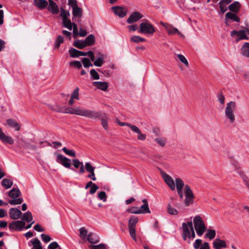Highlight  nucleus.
Returning <instances> with one entry per match:
<instances>
[{
	"label": "nucleus",
	"mask_w": 249,
	"mask_h": 249,
	"mask_svg": "<svg viewBox=\"0 0 249 249\" xmlns=\"http://www.w3.org/2000/svg\"><path fill=\"white\" fill-rule=\"evenodd\" d=\"M55 110L59 112L75 114L91 119L96 118L98 117V113L97 112L91 110L81 108L79 107L74 108L68 107L66 108L57 107Z\"/></svg>",
	"instance_id": "1"
},
{
	"label": "nucleus",
	"mask_w": 249,
	"mask_h": 249,
	"mask_svg": "<svg viewBox=\"0 0 249 249\" xmlns=\"http://www.w3.org/2000/svg\"><path fill=\"white\" fill-rule=\"evenodd\" d=\"M160 173L164 181L171 190H175L176 187L177 192L179 197L181 199H182L183 197V194L182 190L183 187L184 186V184L182 179L179 178H176L175 183L173 178L169 175L164 172L163 171H161Z\"/></svg>",
	"instance_id": "2"
},
{
	"label": "nucleus",
	"mask_w": 249,
	"mask_h": 249,
	"mask_svg": "<svg viewBox=\"0 0 249 249\" xmlns=\"http://www.w3.org/2000/svg\"><path fill=\"white\" fill-rule=\"evenodd\" d=\"M237 109V104L234 101H230L227 103L225 111L224 117L226 122L233 124L236 120L235 112Z\"/></svg>",
	"instance_id": "3"
},
{
	"label": "nucleus",
	"mask_w": 249,
	"mask_h": 249,
	"mask_svg": "<svg viewBox=\"0 0 249 249\" xmlns=\"http://www.w3.org/2000/svg\"><path fill=\"white\" fill-rule=\"evenodd\" d=\"M192 217L190 220L188 219L187 222H183L182 224V236L184 240L189 239L188 242H189L191 239H193L196 237V234L193 226L192 221Z\"/></svg>",
	"instance_id": "4"
},
{
	"label": "nucleus",
	"mask_w": 249,
	"mask_h": 249,
	"mask_svg": "<svg viewBox=\"0 0 249 249\" xmlns=\"http://www.w3.org/2000/svg\"><path fill=\"white\" fill-rule=\"evenodd\" d=\"M193 224L197 235L199 236H202L207 230L202 217L199 215L195 216L193 218Z\"/></svg>",
	"instance_id": "5"
},
{
	"label": "nucleus",
	"mask_w": 249,
	"mask_h": 249,
	"mask_svg": "<svg viewBox=\"0 0 249 249\" xmlns=\"http://www.w3.org/2000/svg\"><path fill=\"white\" fill-rule=\"evenodd\" d=\"M138 32L142 34L153 35L155 32V28L148 20L144 19L140 24V29Z\"/></svg>",
	"instance_id": "6"
},
{
	"label": "nucleus",
	"mask_w": 249,
	"mask_h": 249,
	"mask_svg": "<svg viewBox=\"0 0 249 249\" xmlns=\"http://www.w3.org/2000/svg\"><path fill=\"white\" fill-rule=\"evenodd\" d=\"M185 200L184 203L186 206H189L194 203V195L190 187L186 185L184 187Z\"/></svg>",
	"instance_id": "7"
},
{
	"label": "nucleus",
	"mask_w": 249,
	"mask_h": 249,
	"mask_svg": "<svg viewBox=\"0 0 249 249\" xmlns=\"http://www.w3.org/2000/svg\"><path fill=\"white\" fill-rule=\"evenodd\" d=\"M160 24L163 26L167 31L168 35H174L176 34L180 36L184 37L182 35L177 28L174 27L172 25L167 23H164L163 21L160 22Z\"/></svg>",
	"instance_id": "8"
},
{
	"label": "nucleus",
	"mask_w": 249,
	"mask_h": 249,
	"mask_svg": "<svg viewBox=\"0 0 249 249\" xmlns=\"http://www.w3.org/2000/svg\"><path fill=\"white\" fill-rule=\"evenodd\" d=\"M56 161L57 163L61 164L63 166L67 168L71 167V160L60 154H57Z\"/></svg>",
	"instance_id": "9"
},
{
	"label": "nucleus",
	"mask_w": 249,
	"mask_h": 249,
	"mask_svg": "<svg viewBox=\"0 0 249 249\" xmlns=\"http://www.w3.org/2000/svg\"><path fill=\"white\" fill-rule=\"evenodd\" d=\"M0 141L4 144H13L14 140L11 136L6 135L0 127Z\"/></svg>",
	"instance_id": "10"
},
{
	"label": "nucleus",
	"mask_w": 249,
	"mask_h": 249,
	"mask_svg": "<svg viewBox=\"0 0 249 249\" xmlns=\"http://www.w3.org/2000/svg\"><path fill=\"white\" fill-rule=\"evenodd\" d=\"M25 223L23 221H15L9 225V229L11 230L21 231L25 226Z\"/></svg>",
	"instance_id": "11"
},
{
	"label": "nucleus",
	"mask_w": 249,
	"mask_h": 249,
	"mask_svg": "<svg viewBox=\"0 0 249 249\" xmlns=\"http://www.w3.org/2000/svg\"><path fill=\"white\" fill-rule=\"evenodd\" d=\"M106 55L101 52L96 53V59L93 61L94 65L96 67H101L105 62Z\"/></svg>",
	"instance_id": "12"
},
{
	"label": "nucleus",
	"mask_w": 249,
	"mask_h": 249,
	"mask_svg": "<svg viewBox=\"0 0 249 249\" xmlns=\"http://www.w3.org/2000/svg\"><path fill=\"white\" fill-rule=\"evenodd\" d=\"M111 10L116 15L120 18L124 17L127 13V9L124 7L114 6L111 7Z\"/></svg>",
	"instance_id": "13"
},
{
	"label": "nucleus",
	"mask_w": 249,
	"mask_h": 249,
	"mask_svg": "<svg viewBox=\"0 0 249 249\" xmlns=\"http://www.w3.org/2000/svg\"><path fill=\"white\" fill-rule=\"evenodd\" d=\"M9 213L10 217L14 220L18 219L21 216V212L18 208H12L9 209Z\"/></svg>",
	"instance_id": "14"
},
{
	"label": "nucleus",
	"mask_w": 249,
	"mask_h": 249,
	"mask_svg": "<svg viewBox=\"0 0 249 249\" xmlns=\"http://www.w3.org/2000/svg\"><path fill=\"white\" fill-rule=\"evenodd\" d=\"M143 16L139 12L135 11L133 12L127 19L128 23L135 22L142 18Z\"/></svg>",
	"instance_id": "15"
},
{
	"label": "nucleus",
	"mask_w": 249,
	"mask_h": 249,
	"mask_svg": "<svg viewBox=\"0 0 249 249\" xmlns=\"http://www.w3.org/2000/svg\"><path fill=\"white\" fill-rule=\"evenodd\" d=\"M92 85L97 89L104 91H107L108 88V84L107 82L95 81L92 83Z\"/></svg>",
	"instance_id": "16"
},
{
	"label": "nucleus",
	"mask_w": 249,
	"mask_h": 249,
	"mask_svg": "<svg viewBox=\"0 0 249 249\" xmlns=\"http://www.w3.org/2000/svg\"><path fill=\"white\" fill-rule=\"evenodd\" d=\"M229 19L236 22L240 21V18L236 15V14L231 12H228L226 14L225 23L227 25H229Z\"/></svg>",
	"instance_id": "17"
},
{
	"label": "nucleus",
	"mask_w": 249,
	"mask_h": 249,
	"mask_svg": "<svg viewBox=\"0 0 249 249\" xmlns=\"http://www.w3.org/2000/svg\"><path fill=\"white\" fill-rule=\"evenodd\" d=\"M213 247L215 249H222L226 247V244L224 240L219 238H216L213 242Z\"/></svg>",
	"instance_id": "18"
},
{
	"label": "nucleus",
	"mask_w": 249,
	"mask_h": 249,
	"mask_svg": "<svg viewBox=\"0 0 249 249\" xmlns=\"http://www.w3.org/2000/svg\"><path fill=\"white\" fill-rule=\"evenodd\" d=\"M72 164L73 166L77 169L78 168H80L79 173L80 174H83L85 172V168L83 164V163L81 161H80L77 159H73L72 160Z\"/></svg>",
	"instance_id": "19"
},
{
	"label": "nucleus",
	"mask_w": 249,
	"mask_h": 249,
	"mask_svg": "<svg viewBox=\"0 0 249 249\" xmlns=\"http://www.w3.org/2000/svg\"><path fill=\"white\" fill-rule=\"evenodd\" d=\"M6 123L10 127L14 128L16 131H19L20 129V124L14 119H7L6 120Z\"/></svg>",
	"instance_id": "20"
},
{
	"label": "nucleus",
	"mask_w": 249,
	"mask_h": 249,
	"mask_svg": "<svg viewBox=\"0 0 249 249\" xmlns=\"http://www.w3.org/2000/svg\"><path fill=\"white\" fill-rule=\"evenodd\" d=\"M132 131L138 134V139L141 141H144L146 139V135L142 134L141 130L135 125L132 128Z\"/></svg>",
	"instance_id": "21"
},
{
	"label": "nucleus",
	"mask_w": 249,
	"mask_h": 249,
	"mask_svg": "<svg viewBox=\"0 0 249 249\" xmlns=\"http://www.w3.org/2000/svg\"><path fill=\"white\" fill-rule=\"evenodd\" d=\"M142 202L144 204L139 208V210L141 212V213H150V211L149 210L147 201L146 199L142 200Z\"/></svg>",
	"instance_id": "22"
},
{
	"label": "nucleus",
	"mask_w": 249,
	"mask_h": 249,
	"mask_svg": "<svg viewBox=\"0 0 249 249\" xmlns=\"http://www.w3.org/2000/svg\"><path fill=\"white\" fill-rule=\"evenodd\" d=\"M241 54L247 57H249V43L244 44L241 49Z\"/></svg>",
	"instance_id": "23"
},
{
	"label": "nucleus",
	"mask_w": 249,
	"mask_h": 249,
	"mask_svg": "<svg viewBox=\"0 0 249 249\" xmlns=\"http://www.w3.org/2000/svg\"><path fill=\"white\" fill-rule=\"evenodd\" d=\"M138 222V219L136 216H132L130 218L128 221V229H135L136 225Z\"/></svg>",
	"instance_id": "24"
},
{
	"label": "nucleus",
	"mask_w": 249,
	"mask_h": 249,
	"mask_svg": "<svg viewBox=\"0 0 249 249\" xmlns=\"http://www.w3.org/2000/svg\"><path fill=\"white\" fill-rule=\"evenodd\" d=\"M248 35H249V29L238 31L237 36L239 39H248L249 37L247 36Z\"/></svg>",
	"instance_id": "25"
},
{
	"label": "nucleus",
	"mask_w": 249,
	"mask_h": 249,
	"mask_svg": "<svg viewBox=\"0 0 249 249\" xmlns=\"http://www.w3.org/2000/svg\"><path fill=\"white\" fill-rule=\"evenodd\" d=\"M36 5L39 9H43L48 5V2L46 0H34Z\"/></svg>",
	"instance_id": "26"
},
{
	"label": "nucleus",
	"mask_w": 249,
	"mask_h": 249,
	"mask_svg": "<svg viewBox=\"0 0 249 249\" xmlns=\"http://www.w3.org/2000/svg\"><path fill=\"white\" fill-rule=\"evenodd\" d=\"M72 15L73 18L72 20L74 19V18H81L82 16V10L81 8L78 7V6L75 7H73L72 8Z\"/></svg>",
	"instance_id": "27"
},
{
	"label": "nucleus",
	"mask_w": 249,
	"mask_h": 249,
	"mask_svg": "<svg viewBox=\"0 0 249 249\" xmlns=\"http://www.w3.org/2000/svg\"><path fill=\"white\" fill-rule=\"evenodd\" d=\"M30 242L33 246L32 249H42L41 242L38 238H34L31 240Z\"/></svg>",
	"instance_id": "28"
},
{
	"label": "nucleus",
	"mask_w": 249,
	"mask_h": 249,
	"mask_svg": "<svg viewBox=\"0 0 249 249\" xmlns=\"http://www.w3.org/2000/svg\"><path fill=\"white\" fill-rule=\"evenodd\" d=\"M48 9L54 14H57L59 12L58 6L54 2L49 4Z\"/></svg>",
	"instance_id": "29"
},
{
	"label": "nucleus",
	"mask_w": 249,
	"mask_h": 249,
	"mask_svg": "<svg viewBox=\"0 0 249 249\" xmlns=\"http://www.w3.org/2000/svg\"><path fill=\"white\" fill-rule=\"evenodd\" d=\"M20 194V192L18 189H12L8 193L9 196L12 198H18Z\"/></svg>",
	"instance_id": "30"
},
{
	"label": "nucleus",
	"mask_w": 249,
	"mask_h": 249,
	"mask_svg": "<svg viewBox=\"0 0 249 249\" xmlns=\"http://www.w3.org/2000/svg\"><path fill=\"white\" fill-rule=\"evenodd\" d=\"M100 120L101 121L102 125L103 128L105 130H107L108 128V118L106 114L103 115L100 118Z\"/></svg>",
	"instance_id": "31"
},
{
	"label": "nucleus",
	"mask_w": 249,
	"mask_h": 249,
	"mask_svg": "<svg viewBox=\"0 0 249 249\" xmlns=\"http://www.w3.org/2000/svg\"><path fill=\"white\" fill-rule=\"evenodd\" d=\"M240 7V4L238 1H234L229 6V9L234 12H237Z\"/></svg>",
	"instance_id": "32"
},
{
	"label": "nucleus",
	"mask_w": 249,
	"mask_h": 249,
	"mask_svg": "<svg viewBox=\"0 0 249 249\" xmlns=\"http://www.w3.org/2000/svg\"><path fill=\"white\" fill-rule=\"evenodd\" d=\"M167 211L171 215H176L178 213V211L171 203L168 204Z\"/></svg>",
	"instance_id": "33"
},
{
	"label": "nucleus",
	"mask_w": 249,
	"mask_h": 249,
	"mask_svg": "<svg viewBox=\"0 0 249 249\" xmlns=\"http://www.w3.org/2000/svg\"><path fill=\"white\" fill-rule=\"evenodd\" d=\"M87 239L89 242L92 244H95L99 241V239L96 235L91 233L88 235Z\"/></svg>",
	"instance_id": "34"
},
{
	"label": "nucleus",
	"mask_w": 249,
	"mask_h": 249,
	"mask_svg": "<svg viewBox=\"0 0 249 249\" xmlns=\"http://www.w3.org/2000/svg\"><path fill=\"white\" fill-rule=\"evenodd\" d=\"M13 181L8 178H4L1 181V185L5 189H8L12 187L13 185Z\"/></svg>",
	"instance_id": "35"
},
{
	"label": "nucleus",
	"mask_w": 249,
	"mask_h": 249,
	"mask_svg": "<svg viewBox=\"0 0 249 249\" xmlns=\"http://www.w3.org/2000/svg\"><path fill=\"white\" fill-rule=\"evenodd\" d=\"M130 41L134 43H138L146 41V39L138 36H132L130 38Z\"/></svg>",
	"instance_id": "36"
},
{
	"label": "nucleus",
	"mask_w": 249,
	"mask_h": 249,
	"mask_svg": "<svg viewBox=\"0 0 249 249\" xmlns=\"http://www.w3.org/2000/svg\"><path fill=\"white\" fill-rule=\"evenodd\" d=\"M216 235L215 231L214 230H208L206 234H205V237L209 238L210 240L213 239Z\"/></svg>",
	"instance_id": "37"
},
{
	"label": "nucleus",
	"mask_w": 249,
	"mask_h": 249,
	"mask_svg": "<svg viewBox=\"0 0 249 249\" xmlns=\"http://www.w3.org/2000/svg\"><path fill=\"white\" fill-rule=\"evenodd\" d=\"M84 41L87 46L91 45L95 42V37L93 35H90L86 38Z\"/></svg>",
	"instance_id": "38"
},
{
	"label": "nucleus",
	"mask_w": 249,
	"mask_h": 249,
	"mask_svg": "<svg viewBox=\"0 0 249 249\" xmlns=\"http://www.w3.org/2000/svg\"><path fill=\"white\" fill-rule=\"evenodd\" d=\"M63 25L64 27L67 28L70 30H71L73 27V23H72L70 19L69 18L63 19L62 20Z\"/></svg>",
	"instance_id": "39"
},
{
	"label": "nucleus",
	"mask_w": 249,
	"mask_h": 249,
	"mask_svg": "<svg viewBox=\"0 0 249 249\" xmlns=\"http://www.w3.org/2000/svg\"><path fill=\"white\" fill-rule=\"evenodd\" d=\"M22 219L30 222L33 220V216L30 211H27L24 213L22 217Z\"/></svg>",
	"instance_id": "40"
},
{
	"label": "nucleus",
	"mask_w": 249,
	"mask_h": 249,
	"mask_svg": "<svg viewBox=\"0 0 249 249\" xmlns=\"http://www.w3.org/2000/svg\"><path fill=\"white\" fill-rule=\"evenodd\" d=\"M73 45L75 47H76L78 49H82L83 48L87 46L85 41H82L81 40H76L75 41H74L73 43Z\"/></svg>",
	"instance_id": "41"
},
{
	"label": "nucleus",
	"mask_w": 249,
	"mask_h": 249,
	"mask_svg": "<svg viewBox=\"0 0 249 249\" xmlns=\"http://www.w3.org/2000/svg\"><path fill=\"white\" fill-rule=\"evenodd\" d=\"M155 141L160 146H164L166 142V140L165 138L158 137L155 139Z\"/></svg>",
	"instance_id": "42"
},
{
	"label": "nucleus",
	"mask_w": 249,
	"mask_h": 249,
	"mask_svg": "<svg viewBox=\"0 0 249 249\" xmlns=\"http://www.w3.org/2000/svg\"><path fill=\"white\" fill-rule=\"evenodd\" d=\"M177 56L178 59L183 64H184V65L186 67H189V62H188V60H187V59L186 58V57L184 55H182L181 54H177Z\"/></svg>",
	"instance_id": "43"
},
{
	"label": "nucleus",
	"mask_w": 249,
	"mask_h": 249,
	"mask_svg": "<svg viewBox=\"0 0 249 249\" xmlns=\"http://www.w3.org/2000/svg\"><path fill=\"white\" fill-rule=\"evenodd\" d=\"M22 202L23 199L21 198H12V199L9 200L8 201L9 203L13 205L20 204L22 203Z\"/></svg>",
	"instance_id": "44"
},
{
	"label": "nucleus",
	"mask_w": 249,
	"mask_h": 249,
	"mask_svg": "<svg viewBox=\"0 0 249 249\" xmlns=\"http://www.w3.org/2000/svg\"><path fill=\"white\" fill-rule=\"evenodd\" d=\"M69 53H70V56L71 57H79L78 50H77L74 48L70 49L69 51Z\"/></svg>",
	"instance_id": "45"
},
{
	"label": "nucleus",
	"mask_w": 249,
	"mask_h": 249,
	"mask_svg": "<svg viewBox=\"0 0 249 249\" xmlns=\"http://www.w3.org/2000/svg\"><path fill=\"white\" fill-rule=\"evenodd\" d=\"M85 167V170L86 169V170L89 173L94 172L95 167L92 166L90 162H86Z\"/></svg>",
	"instance_id": "46"
},
{
	"label": "nucleus",
	"mask_w": 249,
	"mask_h": 249,
	"mask_svg": "<svg viewBox=\"0 0 249 249\" xmlns=\"http://www.w3.org/2000/svg\"><path fill=\"white\" fill-rule=\"evenodd\" d=\"M79 231H80V235H79V236L82 239H85V238H87L88 231H87V230L84 227L81 228L79 229Z\"/></svg>",
	"instance_id": "47"
},
{
	"label": "nucleus",
	"mask_w": 249,
	"mask_h": 249,
	"mask_svg": "<svg viewBox=\"0 0 249 249\" xmlns=\"http://www.w3.org/2000/svg\"><path fill=\"white\" fill-rule=\"evenodd\" d=\"M70 15L69 11H66L62 8L60 9V16L62 18V20H63V19L68 18V17H69Z\"/></svg>",
	"instance_id": "48"
},
{
	"label": "nucleus",
	"mask_w": 249,
	"mask_h": 249,
	"mask_svg": "<svg viewBox=\"0 0 249 249\" xmlns=\"http://www.w3.org/2000/svg\"><path fill=\"white\" fill-rule=\"evenodd\" d=\"M79 89L78 87L75 89L73 90L71 96V97L72 98V99L79 100Z\"/></svg>",
	"instance_id": "49"
},
{
	"label": "nucleus",
	"mask_w": 249,
	"mask_h": 249,
	"mask_svg": "<svg viewBox=\"0 0 249 249\" xmlns=\"http://www.w3.org/2000/svg\"><path fill=\"white\" fill-rule=\"evenodd\" d=\"M82 62L83 64L84 67L88 68L90 66H92V64L90 62L89 59L88 58H83L82 59Z\"/></svg>",
	"instance_id": "50"
},
{
	"label": "nucleus",
	"mask_w": 249,
	"mask_h": 249,
	"mask_svg": "<svg viewBox=\"0 0 249 249\" xmlns=\"http://www.w3.org/2000/svg\"><path fill=\"white\" fill-rule=\"evenodd\" d=\"M127 212L131 213L140 214L141 212L139 210V208L137 207H132L130 209H127Z\"/></svg>",
	"instance_id": "51"
},
{
	"label": "nucleus",
	"mask_w": 249,
	"mask_h": 249,
	"mask_svg": "<svg viewBox=\"0 0 249 249\" xmlns=\"http://www.w3.org/2000/svg\"><path fill=\"white\" fill-rule=\"evenodd\" d=\"M63 40L64 39L63 36H59L54 43V47L55 48H58L59 47L60 44L63 42Z\"/></svg>",
	"instance_id": "52"
},
{
	"label": "nucleus",
	"mask_w": 249,
	"mask_h": 249,
	"mask_svg": "<svg viewBox=\"0 0 249 249\" xmlns=\"http://www.w3.org/2000/svg\"><path fill=\"white\" fill-rule=\"evenodd\" d=\"M90 74L94 80H98L100 78L98 73L94 69H92L90 71Z\"/></svg>",
	"instance_id": "53"
},
{
	"label": "nucleus",
	"mask_w": 249,
	"mask_h": 249,
	"mask_svg": "<svg viewBox=\"0 0 249 249\" xmlns=\"http://www.w3.org/2000/svg\"><path fill=\"white\" fill-rule=\"evenodd\" d=\"M219 5L220 11L222 14L224 13L227 10V5L225 3H224L221 1L218 3Z\"/></svg>",
	"instance_id": "54"
},
{
	"label": "nucleus",
	"mask_w": 249,
	"mask_h": 249,
	"mask_svg": "<svg viewBox=\"0 0 249 249\" xmlns=\"http://www.w3.org/2000/svg\"><path fill=\"white\" fill-rule=\"evenodd\" d=\"M98 197L99 199L103 200L104 202L107 200V195L105 192H100L98 195Z\"/></svg>",
	"instance_id": "55"
},
{
	"label": "nucleus",
	"mask_w": 249,
	"mask_h": 249,
	"mask_svg": "<svg viewBox=\"0 0 249 249\" xmlns=\"http://www.w3.org/2000/svg\"><path fill=\"white\" fill-rule=\"evenodd\" d=\"M202 244V240L200 239L196 240L193 243V247L195 249H198L200 248V245Z\"/></svg>",
	"instance_id": "56"
},
{
	"label": "nucleus",
	"mask_w": 249,
	"mask_h": 249,
	"mask_svg": "<svg viewBox=\"0 0 249 249\" xmlns=\"http://www.w3.org/2000/svg\"><path fill=\"white\" fill-rule=\"evenodd\" d=\"M41 237L45 243H48L52 240V238L47 234H41Z\"/></svg>",
	"instance_id": "57"
},
{
	"label": "nucleus",
	"mask_w": 249,
	"mask_h": 249,
	"mask_svg": "<svg viewBox=\"0 0 249 249\" xmlns=\"http://www.w3.org/2000/svg\"><path fill=\"white\" fill-rule=\"evenodd\" d=\"M91 249H106V246L103 244H100L97 245H91Z\"/></svg>",
	"instance_id": "58"
},
{
	"label": "nucleus",
	"mask_w": 249,
	"mask_h": 249,
	"mask_svg": "<svg viewBox=\"0 0 249 249\" xmlns=\"http://www.w3.org/2000/svg\"><path fill=\"white\" fill-rule=\"evenodd\" d=\"M117 122L118 123V124L120 125V126H128L131 130H132V128L133 126H134L135 125H133V124H128V123H124V122H121L120 121H119L118 120H117Z\"/></svg>",
	"instance_id": "59"
},
{
	"label": "nucleus",
	"mask_w": 249,
	"mask_h": 249,
	"mask_svg": "<svg viewBox=\"0 0 249 249\" xmlns=\"http://www.w3.org/2000/svg\"><path fill=\"white\" fill-rule=\"evenodd\" d=\"M59 248V245L56 242H52L48 247V249H57Z\"/></svg>",
	"instance_id": "60"
},
{
	"label": "nucleus",
	"mask_w": 249,
	"mask_h": 249,
	"mask_svg": "<svg viewBox=\"0 0 249 249\" xmlns=\"http://www.w3.org/2000/svg\"><path fill=\"white\" fill-rule=\"evenodd\" d=\"M220 145L218 142H215L211 144L212 148L215 151H218L219 150Z\"/></svg>",
	"instance_id": "61"
},
{
	"label": "nucleus",
	"mask_w": 249,
	"mask_h": 249,
	"mask_svg": "<svg viewBox=\"0 0 249 249\" xmlns=\"http://www.w3.org/2000/svg\"><path fill=\"white\" fill-rule=\"evenodd\" d=\"M129 232L131 238L135 241H137L135 229H129Z\"/></svg>",
	"instance_id": "62"
},
{
	"label": "nucleus",
	"mask_w": 249,
	"mask_h": 249,
	"mask_svg": "<svg viewBox=\"0 0 249 249\" xmlns=\"http://www.w3.org/2000/svg\"><path fill=\"white\" fill-rule=\"evenodd\" d=\"M240 176L245 182V184L249 189V180L248 178L244 174V173H241Z\"/></svg>",
	"instance_id": "63"
},
{
	"label": "nucleus",
	"mask_w": 249,
	"mask_h": 249,
	"mask_svg": "<svg viewBox=\"0 0 249 249\" xmlns=\"http://www.w3.org/2000/svg\"><path fill=\"white\" fill-rule=\"evenodd\" d=\"M98 189H99V187L96 184L94 183L92 185V186L90 189V191H89L90 194H93L95 193Z\"/></svg>",
	"instance_id": "64"
}]
</instances>
